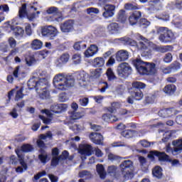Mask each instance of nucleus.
<instances>
[{
	"label": "nucleus",
	"mask_w": 182,
	"mask_h": 182,
	"mask_svg": "<svg viewBox=\"0 0 182 182\" xmlns=\"http://www.w3.org/2000/svg\"><path fill=\"white\" fill-rule=\"evenodd\" d=\"M132 65L136 69L138 73L142 76H149L156 73V63H147L141 60V59L136 58L132 60Z\"/></svg>",
	"instance_id": "f257e3e1"
},
{
	"label": "nucleus",
	"mask_w": 182,
	"mask_h": 182,
	"mask_svg": "<svg viewBox=\"0 0 182 182\" xmlns=\"http://www.w3.org/2000/svg\"><path fill=\"white\" fill-rule=\"evenodd\" d=\"M33 150V146L29 144H26L21 146V149H16L15 152L18 156L21 166H18L16 168V172L17 173H23L28 170V165L25 163L24 159L25 155L23 153H29Z\"/></svg>",
	"instance_id": "f03ea898"
},
{
	"label": "nucleus",
	"mask_w": 182,
	"mask_h": 182,
	"mask_svg": "<svg viewBox=\"0 0 182 182\" xmlns=\"http://www.w3.org/2000/svg\"><path fill=\"white\" fill-rule=\"evenodd\" d=\"M146 83L140 81H134L132 87L129 89V93L135 100H141L143 99V91L146 89Z\"/></svg>",
	"instance_id": "7ed1b4c3"
},
{
	"label": "nucleus",
	"mask_w": 182,
	"mask_h": 182,
	"mask_svg": "<svg viewBox=\"0 0 182 182\" xmlns=\"http://www.w3.org/2000/svg\"><path fill=\"white\" fill-rule=\"evenodd\" d=\"M157 35H160L159 39L163 43H172L176 41V36L171 30L167 27H159L156 29Z\"/></svg>",
	"instance_id": "20e7f679"
},
{
	"label": "nucleus",
	"mask_w": 182,
	"mask_h": 182,
	"mask_svg": "<svg viewBox=\"0 0 182 182\" xmlns=\"http://www.w3.org/2000/svg\"><path fill=\"white\" fill-rule=\"evenodd\" d=\"M148 157L149 159H151V160H154L156 157H158L159 161H170L172 166H178V160L173 159L171 161V159H170V156H168V155L166 154L164 152L151 151L148 154Z\"/></svg>",
	"instance_id": "39448f33"
},
{
	"label": "nucleus",
	"mask_w": 182,
	"mask_h": 182,
	"mask_svg": "<svg viewBox=\"0 0 182 182\" xmlns=\"http://www.w3.org/2000/svg\"><path fill=\"white\" fill-rule=\"evenodd\" d=\"M133 166V162L130 160L124 161L121 165L122 174L125 180H130L134 177L133 171L130 168Z\"/></svg>",
	"instance_id": "423d86ee"
},
{
	"label": "nucleus",
	"mask_w": 182,
	"mask_h": 182,
	"mask_svg": "<svg viewBox=\"0 0 182 182\" xmlns=\"http://www.w3.org/2000/svg\"><path fill=\"white\" fill-rule=\"evenodd\" d=\"M68 110L67 104H57L52 105L50 107V109H44L41 110V113L43 114H52V113H63Z\"/></svg>",
	"instance_id": "0eeeda50"
},
{
	"label": "nucleus",
	"mask_w": 182,
	"mask_h": 182,
	"mask_svg": "<svg viewBox=\"0 0 182 182\" xmlns=\"http://www.w3.org/2000/svg\"><path fill=\"white\" fill-rule=\"evenodd\" d=\"M43 86H41L38 88L36 92L38 93L40 99L42 100H48V99H50V87L49 86V82L48 80L46 79V81L43 82Z\"/></svg>",
	"instance_id": "6e6552de"
},
{
	"label": "nucleus",
	"mask_w": 182,
	"mask_h": 182,
	"mask_svg": "<svg viewBox=\"0 0 182 182\" xmlns=\"http://www.w3.org/2000/svg\"><path fill=\"white\" fill-rule=\"evenodd\" d=\"M132 72H133V70L127 63H122L118 66L117 73L120 77H128L132 75Z\"/></svg>",
	"instance_id": "1a4fd4ad"
},
{
	"label": "nucleus",
	"mask_w": 182,
	"mask_h": 182,
	"mask_svg": "<svg viewBox=\"0 0 182 182\" xmlns=\"http://www.w3.org/2000/svg\"><path fill=\"white\" fill-rule=\"evenodd\" d=\"M65 75L58 74L53 78V83L56 89L58 90H66L68 86L65 82Z\"/></svg>",
	"instance_id": "9d476101"
},
{
	"label": "nucleus",
	"mask_w": 182,
	"mask_h": 182,
	"mask_svg": "<svg viewBox=\"0 0 182 182\" xmlns=\"http://www.w3.org/2000/svg\"><path fill=\"white\" fill-rule=\"evenodd\" d=\"M41 35L45 38H48L50 41L55 39L58 35V29L54 26H49L48 27H43L41 28Z\"/></svg>",
	"instance_id": "9b49d317"
},
{
	"label": "nucleus",
	"mask_w": 182,
	"mask_h": 182,
	"mask_svg": "<svg viewBox=\"0 0 182 182\" xmlns=\"http://www.w3.org/2000/svg\"><path fill=\"white\" fill-rule=\"evenodd\" d=\"M139 38L142 41H139L136 44L137 48L139 49V50L146 52V53H148V56H150L151 55V49L149 48V40L143 36H139Z\"/></svg>",
	"instance_id": "f8f14e48"
},
{
	"label": "nucleus",
	"mask_w": 182,
	"mask_h": 182,
	"mask_svg": "<svg viewBox=\"0 0 182 182\" xmlns=\"http://www.w3.org/2000/svg\"><path fill=\"white\" fill-rule=\"evenodd\" d=\"M35 3H31V4H23L21 5V7L19 8L18 11V16L19 18H25L26 15H28V11H26V8L28 11H33L35 12V11H38V8L35 7Z\"/></svg>",
	"instance_id": "ddd939ff"
},
{
	"label": "nucleus",
	"mask_w": 182,
	"mask_h": 182,
	"mask_svg": "<svg viewBox=\"0 0 182 182\" xmlns=\"http://www.w3.org/2000/svg\"><path fill=\"white\" fill-rule=\"evenodd\" d=\"M44 82H46V78H42L38 81L35 80V78H31L27 82V86L30 90L36 89V92H37L41 89V86H44Z\"/></svg>",
	"instance_id": "4468645a"
},
{
	"label": "nucleus",
	"mask_w": 182,
	"mask_h": 182,
	"mask_svg": "<svg viewBox=\"0 0 182 182\" xmlns=\"http://www.w3.org/2000/svg\"><path fill=\"white\" fill-rule=\"evenodd\" d=\"M114 11H116V6L112 4H106L102 8V16L105 19L113 17L114 15Z\"/></svg>",
	"instance_id": "2eb2a0df"
},
{
	"label": "nucleus",
	"mask_w": 182,
	"mask_h": 182,
	"mask_svg": "<svg viewBox=\"0 0 182 182\" xmlns=\"http://www.w3.org/2000/svg\"><path fill=\"white\" fill-rule=\"evenodd\" d=\"M141 18V11H134L130 13L128 18L129 25H131L132 26H134V25H137Z\"/></svg>",
	"instance_id": "dca6fc26"
},
{
	"label": "nucleus",
	"mask_w": 182,
	"mask_h": 182,
	"mask_svg": "<svg viewBox=\"0 0 182 182\" xmlns=\"http://www.w3.org/2000/svg\"><path fill=\"white\" fill-rule=\"evenodd\" d=\"M74 25L73 20H68L60 24V29L63 33H69L73 32V29H75Z\"/></svg>",
	"instance_id": "f3484780"
},
{
	"label": "nucleus",
	"mask_w": 182,
	"mask_h": 182,
	"mask_svg": "<svg viewBox=\"0 0 182 182\" xmlns=\"http://www.w3.org/2000/svg\"><path fill=\"white\" fill-rule=\"evenodd\" d=\"M172 146H173L172 154L173 156H177L182 152V139L173 140L172 141Z\"/></svg>",
	"instance_id": "a211bd4d"
},
{
	"label": "nucleus",
	"mask_w": 182,
	"mask_h": 182,
	"mask_svg": "<svg viewBox=\"0 0 182 182\" xmlns=\"http://www.w3.org/2000/svg\"><path fill=\"white\" fill-rule=\"evenodd\" d=\"M93 148L89 144H81L79 146L78 151L82 156H92Z\"/></svg>",
	"instance_id": "6ab92c4d"
},
{
	"label": "nucleus",
	"mask_w": 182,
	"mask_h": 182,
	"mask_svg": "<svg viewBox=\"0 0 182 182\" xmlns=\"http://www.w3.org/2000/svg\"><path fill=\"white\" fill-rule=\"evenodd\" d=\"M70 59V55L68 53H65L60 55L59 59L56 60L55 63L57 68H62L65 63H68Z\"/></svg>",
	"instance_id": "aec40b11"
},
{
	"label": "nucleus",
	"mask_w": 182,
	"mask_h": 182,
	"mask_svg": "<svg viewBox=\"0 0 182 182\" xmlns=\"http://www.w3.org/2000/svg\"><path fill=\"white\" fill-rule=\"evenodd\" d=\"M90 139L95 144L103 145V136L97 132H92L90 134Z\"/></svg>",
	"instance_id": "412c9836"
},
{
	"label": "nucleus",
	"mask_w": 182,
	"mask_h": 182,
	"mask_svg": "<svg viewBox=\"0 0 182 182\" xmlns=\"http://www.w3.org/2000/svg\"><path fill=\"white\" fill-rule=\"evenodd\" d=\"M97 52H99V47H97L95 44H92L85 51L84 55L85 58H92V56H95Z\"/></svg>",
	"instance_id": "4be33fe9"
},
{
	"label": "nucleus",
	"mask_w": 182,
	"mask_h": 182,
	"mask_svg": "<svg viewBox=\"0 0 182 182\" xmlns=\"http://www.w3.org/2000/svg\"><path fill=\"white\" fill-rule=\"evenodd\" d=\"M129 59V52L120 50L116 53V60L117 62H124Z\"/></svg>",
	"instance_id": "5701e85b"
},
{
	"label": "nucleus",
	"mask_w": 182,
	"mask_h": 182,
	"mask_svg": "<svg viewBox=\"0 0 182 182\" xmlns=\"http://www.w3.org/2000/svg\"><path fill=\"white\" fill-rule=\"evenodd\" d=\"M102 119L104 122H107L108 123H114V122L122 120V117L119 114H104L102 115Z\"/></svg>",
	"instance_id": "b1692460"
},
{
	"label": "nucleus",
	"mask_w": 182,
	"mask_h": 182,
	"mask_svg": "<svg viewBox=\"0 0 182 182\" xmlns=\"http://www.w3.org/2000/svg\"><path fill=\"white\" fill-rule=\"evenodd\" d=\"M154 50L159 52L160 53H167L170 50H173V46H155L153 47Z\"/></svg>",
	"instance_id": "393cba45"
},
{
	"label": "nucleus",
	"mask_w": 182,
	"mask_h": 182,
	"mask_svg": "<svg viewBox=\"0 0 182 182\" xmlns=\"http://www.w3.org/2000/svg\"><path fill=\"white\" fill-rule=\"evenodd\" d=\"M178 114V113H181V111L178 110L175 107H171V108H164L158 112V114Z\"/></svg>",
	"instance_id": "a878e982"
},
{
	"label": "nucleus",
	"mask_w": 182,
	"mask_h": 182,
	"mask_svg": "<svg viewBox=\"0 0 182 182\" xmlns=\"http://www.w3.org/2000/svg\"><path fill=\"white\" fill-rule=\"evenodd\" d=\"M127 21V16H126V11L121 9L118 11L117 14V22L119 23H126Z\"/></svg>",
	"instance_id": "bb28decb"
},
{
	"label": "nucleus",
	"mask_w": 182,
	"mask_h": 182,
	"mask_svg": "<svg viewBox=\"0 0 182 182\" xmlns=\"http://www.w3.org/2000/svg\"><path fill=\"white\" fill-rule=\"evenodd\" d=\"M125 11H139L140 6L136 3H126L124 6Z\"/></svg>",
	"instance_id": "cd10ccee"
},
{
	"label": "nucleus",
	"mask_w": 182,
	"mask_h": 182,
	"mask_svg": "<svg viewBox=\"0 0 182 182\" xmlns=\"http://www.w3.org/2000/svg\"><path fill=\"white\" fill-rule=\"evenodd\" d=\"M177 90V87L173 84L167 85L164 88V92L166 95H174L176 90Z\"/></svg>",
	"instance_id": "c85d7f7f"
},
{
	"label": "nucleus",
	"mask_w": 182,
	"mask_h": 182,
	"mask_svg": "<svg viewBox=\"0 0 182 182\" xmlns=\"http://www.w3.org/2000/svg\"><path fill=\"white\" fill-rule=\"evenodd\" d=\"M119 28L120 26H119V23H111L107 26L109 32L111 33L112 35H114V33H117Z\"/></svg>",
	"instance_id": "c756f323"
},
{
	"label": "nucleus",
	"mask_w": 182,
	"mask_h": 182,
	"mask_svg": "<svg viewBox=\"0 0 182 182\" xmlns=\"http://www.w3.org/2000/svg\"><path fill=\"white\" fill-rule=\"evenodd\" d=\"M11 29L13 31L14 36H23V33H25V30L22 27L11 26Z\"/></svg>",
	"instance_id": "7c9ffc66"
},
{
	"label": "nucleus",
	"mask_w": 182,
	"mask_h": 182,
	"mask_svg": "<svg viewBox=\"0 0 182 182\" xmlns=\"http://www.w3.org/2000/svg\"><path fill=\"white\" fill-rule=\"evenodd\" d=\"M31 48L33 50H38V49H42V46H43V43L38 39H34L31 44Z\"/></svg>",
	"instance_id": "2f4dec72"
},
{
	"label": "nucleus",
	"mask_w": 182,
	"mask_h": 182,
	"mask_svg": "<svg viewBox=\"0 0 182 182\" xmlns=\"http://www.w3.org/2000/svg\"><path fill=\"white\" fill-rule=\"evenodd\" d=\"M97 172L100 176V178L102 180H105L106 178V171L105 170V167L102 164L97 165Z\"/></svg>",
	"instance_id": "473e14b6"
},
{
	"label": "nucleus",
	"mask_w": 182,
	"mask_h": 182,
	"mask_svg": "<svg viewBox=\"0 0 182 182\" xmlns=\"http://www.w3.org/2000/svg\"><path fill=\"white\" fill-rule=\"evenodd\" d=\"M152 174L156 178H161L163 177V169L159 166H155L152 170Z\"/></svg>",
	"instance_id": "72a5a7b5"
},
{
	"label": "nucleus",
	"mask_w": 182,
	"mask_h": 182,
	"mask_svg": "<svg viewBox=\"0 0 182 182\" xmlns=\"http://www.w3.org/2000/svg\"><path fill=\"white\" fill-rule=\"evenodd\" d=\"M64 83H65L67 87H72L75 86V79L72 75L65 77L64 75Z\"/></svg>",
	"instance_id": "f704fd0d"
},
{
	"label": "nucleus",
	"mask_w": 182,
	"mask_h": 182,
	"mask_svg": "<svg viewBox=\"0 0 182 182\" xmlns=\"http://www.w3.org/2000/svg\"><path fill=\"white\" fill-rule=\"evenodd\" d=\"M39 118L42 119L43 122L45 124H49L50 123H52V119H53V117L52 114H46V115H39Z\"/></svg>",
	"instance_id": "c9c22d12"
},
{
	"label": "nucleus",
	"mask_w": 182,
	"mask_h": 182,
	"mask_svg": "<svg viewBox=\"0 0 182 182\" xmlns=\"http://www.w3.org/2000/svg\"><path fill=\"white\" fill-rule=\"evenodd\" d=\"M151 23L147 18H141L139 21V28L141 29H146L150 26Z\"/></svg>",
	"instance_id": "e433bc0d"
},
{
	"label": "nucleus",
	"mask_w": 182,
	"mask_h": 182,
	"mask_svg": "<svg viewBox=\"0 0 182 182\" xmlns=\"http://www.w3.org/2000/svg\"><path fill=\"white\" fill-rule=\"evenodd\" d=\"M72 60L74 65H80L82 62V55L79 53L73 55Z\"/></svg>",
	"instance_id": "4c0bfd02"
},
{
	"label": "nucleus",
	"mask_w": 182,
	"mask_h": 182,
	"mask_svg": "<svg viewBox=\"0 0 182 182\" xmlns=\"http://www.w3.org/2000/svg\"><path fill=\"white\" fill-rule=\"evenodd\" d=\"M94 66L96 68H102L105 65V58L102 57H97L94 59Z\"/></svg>",
	"instance_id": "58836bf2"
},
{
	"label": "nucleus",
	"mask_w": 182,
	"mask_h": 182,
	"mask_svg": "<svg viewBox=\"0 0 182 182\" xmlns=\"http://www.w3.org/2000/svg\"><path fill=\"white\" fill-rule=\"evenodd\" d=\"M86 43L83 41H78L75 43L73 48L75 50H82V49H86Z\"/></svg>",
	"instance_id": "ea45409f"
},
{
	"label": "nucleus",
	"mask_w": 182,
	"mask_h": 182,
	"mask_svg": "<svg viewBox=\"0 0 182 182\" xmlns=\"http://www.w3.org/2000/svg\"><path fill=\"white\" fill-rule=\"evenodd\" d=\"M23 107H25V101L23 100H22L20 102H18L16 107L13 109V112H9V114H18V108L23 109Z\"/></svg>",
	"instance_id": "a19ab883"
},
{
	"label": "nucleus",
	"mask_w": 182,
	"mask_h": 182,
	"mask_svg": "<svg viewBox=\"0 0 182 182\" xmlns=\"http://www.w3.org/2000/svg\"><path fill=\"white\" fill-rule=\"evenodd\" d=\"M169 66L171 67V70L173 72H176V70L181 69V63L177 60L173 61Z\"/></svg>",
	"instance_id": "79ce46f5"
},
{
	"label": "nucleus",
	"mask_w": 182,
	"mask_h": 182,
	"mask_svg": "<svg viewBox=\"0 0 182 182\" xmlns=\"http://www.w3.org/2000/svg\"><path fill=\"white\" fill-rule=\"evenodd\" d=\"M71 109H72V112H69L68 114H80V112H77V109H79V105H77V103L73 102L71 104Z\"/></svg>",
	"instance_id": "37998d69"
},
{
	"label": "nucleus",
	"mask_w": 182,
	"mask_h": 182,
	"mask_svg": "<svg viewBox=\"0 0 182 182\" xmlns=\"http://www.w3.org/2000/svg\"><path fill=\"white\" fill-rule=\"evenodd\" d=\"M107 77L108 80H114L116 79V75H114V73H113V70L112 68H108L106 72Z\"/></svg>",
	"instance_id": "c03bdc74"
},
{
	"label": "nucleus",
	"mask_w": 182,
	"mask_h": 182,
	"mask_svg": "<svg viewBox=\"0 0 182 182\" xmlns=\"http://www.w3.org/2000/svg\"><path fill=\"white\" fill-rule=\"evenodd\" d=\"M126 45H129V46H137V42L130 38H122Z\"/></svg>",
	"instance_id": "a18cd8bd"
},
{
	"label": "nucleus",
	"mask_w": 182,
	"mask_h": 182,
	"mask_svg": "<svg viewBox=\"0 0 182 182\" xmlns=\"http://www.w3.org/2000/svg\"><path fill=\"white\" fill-rule=\"evenodd\" d=\"M164 138L162 139V141L164 143H166V141H168V139L171 138V136H173V131H167L165 132L163 134Z\"/></svg>",
	"instance_id": "49530a36"
},
{
	"label": "nucleus",
	"mask_w": 182,
	"mask_h": 182,
	"mask_svg": "<svg viewBox=\"0 0 182 182\" xmlns=\"http://www.w3.org/2000/svg\"><path fill=\"white\" fill-rule=\"evenodd\" d=\"M79 177H80V178H85V180H87V178H90V177H92V174L87 171H82L79 173Z\"/></svg>",
	"instance_id": "de8ad7c7"
},
{
	"label": "nucleus",
	"mask_w": 182,
	"mask_h": 182,
	"mask_svg": "<svg viewBox=\"0 0 182 182\" xmlns=\"http://www.w3.org/2000/svg\"><path fill=\"white\" fill-rule=\"evenodd\" d=\"M23 87H21L16 92L15 100H19L20 99H23Z\"/></svg>",
	"instance_id": "09e8293b"
},
{
	"label": "nucleus",
	"mask_w": 182,
	"mask_h": 182,
	"mask_svg": "<svg viewBox=\"0 0 182 182\" xmlns=\"http://www.w3.org/2000/svg\"><path fill=\"white\" fill-rule=\"evenodd\" d=\"M133 132L132 130H125L122 132V136L125 137L126 139H130V137H133Z\"/></svg>",
	"instance_id": "8fccbe9b"
},
{
	"label": "nucleus",
	"mask_w": 182,
	"mask_h": 182,
	"mask_svg": "<svg viewBox=\"0 0 182 182\" xmlns=\"http://www.w3.org/2000/svg\"><path fill=\"white\" fill-rule=\"evenodd\" d=\"M172 60H173V54H171V53H166L164 57V62H165V63H171Z\"/></svg>",
	"instance_id": "3c124183"
},
{
	"label": "nucleus",
	"mask_w": 182,
	"mask_h": 182,
	"mask_svg": "<svg viewBox=\"0 0 182 182\" xmlns=\"http://www.w3.org/2000/svg\"><path fill=\"white\" fill-rule=\"evenodd\" d=\"M58 100L59 102H61V103H64V102H68L69 98H68V95H66V93H63L59 95Z\"/></svg>",
	"instance_id": "603ef678"
},
{
	"label": "nucleus",
	"mask_w": 182,
	"mask_h": 182,
	"mask_svg": "<svg viewBox=\"0 0 182 182\" xmlns=\"http://www.w3.org/2000/svg\"><path fill=\"white\" fill-rule=\"evenodd\" d=\"M140 166L144 168H147V161L143 156L139 158Z\"/></svg>",
	"instance_id": "864d4df0"
},
{
	"label": "nucleus",
	"mask_w": 182,
	"mask_h": 182,
	"mask_svg": "<svg viewBox=\"0 0 182 182\" xmlns=\"http://www.w3.org/2000/svg\"><path fill=\"white\" fill-rule=\"evenodd\" d=\"M99 12H100V10L97 8L90 7V8L87 9V14L88 15H90L91 14H99Z\"/></svg>",
	"instance_id": "5fc2aeb1"
},
{
	"label": "nucleus",
	"mask_w": 182,
	"mask_h": 182,
	"mask_svg": "<svg viewBox=\"0 0 182 182\" xmlns=\"http://www.w3.org/2000/svg\"><path fill=\"white\" fill-rule=\"evenodd\" d=\"M58 9L57 7L52 6L46 10V14H48V15H52V14H58Z\"/></svg>",
	"instance_id": "6e6d98bb"
},
{
	"label": "nucleus",
	"mask_w": 182,
	"mask_h": 182,
	"mask_svg": "<svg viewBox=\"0 0 182 182\" xmlns=\"http://www.w3.org/2000/svg\"><path fill=\"white\" fill-rule=\"evenodd\" d=\"M10 48H16V40L14 37H10L8 40Z\"/></svg>",
	"instance_id": "4d7b16f0"
},
{
	"label": "nucleus",
	"mask_w": 182,
	"mask_h": 182,
	"mask_svg": "<svg viewBox=\"0 0 182 182\" xmlns=\"http://www.w3.org/2000/svg\"><path fill=\"white\" fill-rule=\"evenodd\" d=\"M82 116L80 114H72L70 116V119L68 121V123H73L75 120H77L79 119H81Z\"/></svg>",
	"instance_id": "13d9d810"
},
{
	"label": "nucleus",
	"mask_w": 182,
	"mask_h": 182,
	"mask_svg": "<svg viewBox=\"0 0 182 182\" xmlns=\"http://www.w3.org/2000/svg\"><path fill=\"white\" fill-rule=\"evenodd\" d=\"M26 60V65H28V66H32V65H33V62H35V58H33V56H30L28 58H26L25 59Z\"/></svg>",
	"instance_id": "bf43d9fd"
},
{
	"label": "nucleus",
	"mask_w": 182,
	"mask_h": 182,
	"mask_svg": "<svg viewBox=\"0 0 182 182\" xmlns=\"http://www.w3.org/2000/svg\"><path fill=\"white\" fill-rule=\"evenodd\" d=\"M38 159L43 164H46L48 162V155L45 154L39 155Z\"/></svg>",
	"instance_id": "052dcab7"
},
{
	"label": "nucleus",
	"mask_w": 182,
	"mask_h": 182,
	"mask_svg": "<svg viewBox=\"0 0 182 182\" xmlns=\"http://www.w3.org/2000/svg\"><path fill=\"white\" fill-rule=\"evenodd\" d=\"M25 140H26V137L21 135H17L14 139V141L16 143H22V141H25Z\"/></svg>",
	"instance_id": "680f3d73"
},
{
	"label": "nucleus",
	"mask_w": 182,
	"mask_h": 182,
	"mask_svg": "<svg viewBox=\"0 0 182 182\" xmlns=\"http://www.w3.org/2000/svg\"><path fill=\"white\" fill-rule=\"evenodd\" d=\"M80 106L86 107L87 105L89 104V98L84 97L79 100Z\"/></svg>",
	"instance_id": "e2e57ef3"
},
{
	"label": "nucleus",
	"mask_w": 182,
	"mask_h": 182,
	"mask_svg": "<svg viewBox=\"0 0 182 182\" xmlns=\"http://www.w3.org/2000/svg\"><path fill=\"white\" fill-rule=\"evenodd\" d=\"M40 139L41 140H46V139H52V132H48L46 134L40 135Z\"/></svg>",
	"instance_id": "0e129e2a"
},
{
	"label": "nucleus",
	"mask_w": 182,
	"mask_h": 182,
	"mask_svg": "<svg viewBox=\"0 0 182 182\" xmlns=\"http://www.w3.org/2000/svg\"><path fill=\"white\" fill-rule=\"evenodd\" d=\"M45 176H46V171H43L41 172L38 173L36 175H35L33 178L34 180H39L41 177H43Z\"/></svg>",
	"instance_id": "69168bd1"
},
{
	"label": "nucleus",
	"mask_w": 182,
	"mask_h": 182,
	"mask_svg": "<svg viewBox=\"0 0 182 182\" xmlns=\"http://www.w3.org/2000/svg\"><path fill=\"white\" fill-rule=\"evenodd\" d=\"M0 11H3V12L8 14V12H9V6H8V4L0 5Z\"/></svg>",
	"instance_id": "338daca9"
},
{
	"label": "nucleus",
	"mask_w": 182,
	"mask_h": 182,
	"mask_svg": "<svg viewBox=\"0 0 182 182\" xmlns=\"http://www.w3.org/2000/svg\"><path fill=\"white\" fill-rule=\"evenodd\" d=\"M139 146H141L142 147H150L151 144L149 141H146V140H142L139 141Z\"/></svg>",
	"instance_id": "774afa93"
}]
</instances>
